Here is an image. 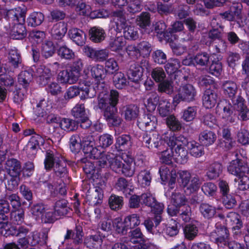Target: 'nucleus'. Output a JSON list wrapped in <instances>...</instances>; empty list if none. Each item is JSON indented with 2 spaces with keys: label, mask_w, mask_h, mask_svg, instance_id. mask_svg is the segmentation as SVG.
Returning a JSON list of instances; mask_svg holds the SVG:
<instances>
[{
  "label": "nucleus",
  "mask_w": 249,
  "mask_h": 249,
  "mask_svg": "<svg viewBox=\"0 0 249 249\" xmlns=\"http://www.w3.org/2000/svg\"><path fill=\"white\" fill-rule=\"evenodd\" d=\"M61 157L58 155H54L52 152H47L46 158L44 160L45 168L47 170L51 169L54 165L59 161Z\"/></svg>",
  "instance_id": "473e14b6"
},
{
  "label": "nucleus",
  "mask_w": 249,
  "mask_h": 249,
  "mask_svg": "<svg viewBox=\"0 0 249 249\" xmlns=\"http://www.w3.org/2000/svg\"><path fill=\"white\" fill-rule=\"evenodd\" d=\"M196 94V89L192 85H185L179 88L178 94L173 98V102L178 104L181 101H192L195 99Z\"/></svg>",
  "instance_id": "0eeeda50"
},
{
  "label": "nucleus",
  "mask_w": 249,
  "mask_h": 249,
  "mask_svg": "<svg viewBox=\"0 0 249 249\" xmlns=\"http://www.w3.org/2000/svg\"><path fill=\"white\" fill-rule=\"evenodd\" d=\"M141 64L142 66H139L138 64H134L132 65L129 70L127 71V75L128 78L130 76L136 77L137 78H141L142 77L143 72V68L145 67L147 69L149 66V63L146 60H142Z\"/></svg>",
  "instance_id": "a211bd4d"
},
{
  "label": "nucleus",
  "mask_w": 249,
  "mask_h": 249,
  "mask_svg": "<svg viewBox=\"0 0 249 249\" xmlns=\"http://www.w3.org/2000/svg\"><path fill=\"white\" fill-rule=\"evenodd\" d=\"M67 31L66 24L64 22H59L55 24L51 31L53 36L56 39H61Z\"/></svg>",
  "instance_id": "5701e85b"
},
{
  "label": "nucleus",
  "mask_w": 249,
  "mask_h": 249,
  "mask_svg": "<svg viewBox=\"0 0 249 249\" xmlns=\"http://www.w3.org/2000/svg\"><path fill=\"white\" fill-rule=\"evenodd\" d=\"M139 108L135 105H129L124 107L122 109V115L125 120L131 121L138 117Z\"/></svg>",
  "instance_id": "412c9836"
},
{
  "label": "nucleus",
  "mask_w": 249,
  "mask_h": 249,
  "mask_svg": "<svg viewBox=\"0 0 249 249\" xmlns=\"http://www.w3.org/2000/svg\"><path fill=\"white\" fill-rule=\"evenodd\" d=\"M143 142L145 144V146L149 148H158L160 146V143H162L160 137L155 132L152 134H145L143 136Z\"/></svg>",
  "instance_id": "f3484780"
},
{
  "label": "nucleus",
  "mask_w": 249,
  "mask_h": 249,
  "mask_svg": "<svg viewBox=\"0 0 249 249\" xmlns=\"http://www.w3.org/2000/svg\"><path fill=\"white\" fill-rule=\"evenodd\" d=\"M226 222L227 225L231 226L232 229L234 231L240 229L242 225L240 220L239 215L234 212L228 213L226 217Z\"/></svg>",
  "instance_id": "aec40b11"
},
{
  "label": "nucleus",
  "mask_w": 249,
  "mask_h": 249,
  "mask_svg": "<svg viewBox=\"0 0 249 249\" xmlns=\"http://www.w3.org/2000/svg\"><path fill=\"white\" fill-rule=\"evenodd\" d=\"M124 163L120 170L123 174L127 177H131L135 172V164L132 158L127 157L123 160Z\"/></svg>",
  "instance_id": "4be33fe9"
},
{
  "label": "nucleus",
  "mask_w": 249,
  "mask_h": 249,
  "mask_svg": "<svg viewBox=\"0 0 249 249\" xmlns=\"http://www.w3.org/2000/svg\"><path fill=\"white\" fill-rule=\"evenodd\" d=\"M82 144L86 158L98 159V164L101 167H104L107 163L110 165L111 160L114 158L113 153H101L95 147V140L92 136L89 135L84 139Z\"/></svg>",
  "instance_id": "f03ea898"
},
{
  "label": "nucleus",
  "mask_w": 249,
  "mask_h": 249,
  "mask_svg": "<svg viewBox=\"0 0 249 249\" xmlns=\"http://www.w3.org/2000/svg\"><path fill=\"white\" fill-rule=\"evenodd\" d=\"M113 139L111 135L105 134L100 136L99 142L100 145L103 147H107L113 143Z\"/></svg>",
  "instance_id": "774afa93"
},
{
  "label": "nucleus",
  "mask_w": 249,
  "mask_h": 249,
  "mask_svg": "<svg viewBox=\"0 0 249 249\" xmlns=\"http://www.w3.org/2000/svg\"><path fill=\"white\" fill-rule=\"evenodd\" d=\"M217 95L210 89L205 90L203 97V106L206 108H212L215 106L217 101Z\"/></svg>",
  "instance_id": "dca6fc26"
},
{
  "label": "nucleus",
  "mask_w": 249,
  "mask_h": 249,
  "mask_svg": "<svg viewBox=\"0 0 249 249\" xmlns=\"http://www.w3.org/2000/svg\"><path fill=\"white\" fill-rule=\"evenodd\" d=\"M58 55L67 59H72L74 56L73 51L66 46H62L59 48L58 51Z\"/></svg>",
  "instance_id": "338daca9"
},
{
  "label": "nucleus",
  "mask_w": 249,
  "mask_h": 249,
  "mask_svg": "<svg viewBox=\"0 0 249 249\" xmlns=\"http://www.w3.org/2000/svg\"><path fill=\"white\" fill-rule=\"evenodd\" d=\"M32 242L31 244L32 245H35L39 243H46L48 238V234L46 231L38 232L34 231L32 233Z\"/></svg>",
  "instance_id": "79ce46f5"
},
{
  "label": "nucleus",
  "mask_w": 249,
  "mask_h": 249,
  "mask_svg": "<svg viewBox=\"0 0 249 249\" xmlns=\"http://www.w3.org/2000/svg\"><path fill=\"white\" fill-rule=\"evenodd\" d=\"M200 185V182L198 177L196 175L193 176L187 185L185 187L186 188L185 191L189 194L194 193L198 190Z\"/></svg>",
  "instance_id": "e433bc0d"
},
{
  "label": "nucleus",
  "mask_w": 249,
  "mask_h": 249,
  "mask_svg": "<svg viewBox=\"0 0 249 249\" xmlns=\"http://www.w3.org/2000/svg\"><path fill=\"white\" fill-rule=\"evenodd\" d=\"M139 52L140 55L143 57H146L149 55L152 47L151 44L147 41H142L140 42L137 45Z\"/></svg>",
  "instance_id": "de8ad7c7"
},
{
  "label": "nucleus",
  "mask_w": 249,
  "mask_h": 249,
  "mask_svg": "<svg viewBox=\"0 0 249 249\" xmlns=\"http://www.w3.org/2000/svg\"><path fill=\"white\" fill-rule=\"evenodd\" d=\"M216 136L214 132L209 130H204L199 136V141L204 145L209 146L215 141Z\"/></svg>",
  "instance_id": "393cba45"
},
{
  "label": "nucleus",
  "mask_w": 249,
  "mask_h": 249,
  "mask_svg": "<svg viewBox=\"0 0 249 249\" xmlns=\"http://www.w3.org/2000/svg\"><path fill=\"white\" fill-rule=\"evenodd\" d=\"M80 71L76 69L71 68V69L61 71L58 76L59 78H78L80 76Z\"/></svg>",
  "instance_id": "8fccbe9b"
},
{
  "label": "nucleus",
  "mask_w": 249,
  "mask_h": 249,
  "mask_svg": "<svg viewBox=\"0 0 249 249\" xmlns=\"http://www.w3.org/2000/svg\"><path fill=\"white\" fill-rule=\"evenodd\" d=\"M173 160H174V155L172 148L170 147V149H167L161 152L160 160L162 163L169 164L172 162Z\"/></svg>",
  "instance_id": "603ef678"
},
{
  "label": "nucleus",
  "mask_w": 249,
  "mask_h": 249,
  "mask_svg": "<svg viewBox=\"0 0 249 249\" xmlns=\"http://www.w3.org/2000/svg\"><path fill=\"white\" fill-rule=\"evenodd\" d=\"M166 124L172 131L178 130L181 127L180 122L173 115H171L167 118Z\"/></svg>",
  "instance_id": "6e6d98bb"
},
{
  "label": "nucleus",
  "mask_w": 249,
  "mask_h": 249,
  "mask_svg": "<svg viewBox=\"0 0 249 249\" xmlns=\"http://www.w3.org/2000/svg\"><path fill=\"white\" fill-rule=\"evenodd\" d=\"M71 113L75 118L79 120L87 117L85 107L82 104H77L72 108Z\"/></svg>",
  "instance_id": "4d7b16f0"
},
{
  "label": "nucleus",
  "mask_w": 249,
  "mask_h": 249,
  "mask_svg": "<svg viewBox=\"0 0 249 249\" xmlns=\"http://www.w3.org/2000/svg\"><path fill=\"white\" fill-rule=\"evenodd\" d=\"M142 5L140 0H129L127 3L126 9L130 13H136L140 12Z\"/></svg>",
  "instance_id": "864d4df0"
},
{
  "label": "nucleus",
  "mask_w": 249,
  "mask_h": 249,
  "mask_svg": "<svg viewBox=\"0 0 249 249\" xmlns=\"http://www.w3.org/2000/svg\"><path fill=\"white\" fill-rule=\"evenodd\" d=\"M184 232L187 239L193 240L197 236L198 229L195 224H188L185 227Z\"/></svg>",
  "instance_id": "49530a36"
},
{
  "label": "nucleus",
  "mask_w": 249,
  "mask_h": 249,
  "mask_svg": "<svg viewBox=\"0 0 249 249\" xmlns=\"http://www.w3.org/2000/svg\"><path fill=\"white\" fill-rule=\"evenodd\" d=\"M70 38L77 45H82L86 40V35L82 30L72 28L69 30Z\"/></svg>",
  "instance_id": "6ab92c4d"
},
{
  "label": "nucleus",
  "mask_w": 249,
  "mask_h": 249,
  "mask_svg": "<svg viewBox=\"0 0 249 249\" xmlns=\"http://www.w3.org/2000/svg\"><path fill=\"white\" fill-rule=\"evenodd\" d=\"M154 61L159 64H164L166 62V55L161 50H157L152 54Z\"/></svg>",
  "instance_id": "69168bd1"
},
{
  "label": "nucleus",
  "mask_w": 249,
  "mask_h": 249,
  "mask_svg": "<svg viewBox=\"0 0 249 249\" xmlns=\"http://www.w3.org/2000/svg\"><path fill=\"white\" fill-rule=\"evenodd\" d=\"M125 44L124 38L120 36L111 39L109 47L112 51L118 52L123 49Z\"/></svg>",
  "instance_id": "7c9ffc66"
},
{
  "label": "nucleus",
  "mask_w": 249,
  "mask_h": 249,
  "mask_svg": "<svg viewBox=\"0 0 249 249\" xmlns=\"http://www.w3.org/2000/svg\"><path fill=\"white\" fill-rule=\"evenodd\" d=\"M90 39L95 43L100 42L105 38V32L104 30L98 27L91 28L89 31Z\"/></svg>",
  "instance_id": "a878e982"
},
{
  "label": "nucleus",
  "mask_w": 249,
  "mask_h": 249,
  "mask_svg": "<svg viewBox=\"0 0 249 249\" xmlns=\"http://www.w3.org/2000/svg\"><path fill=\"white\" fill-rule=\"evenodd\" d=\"M168 145L173 149L174 160L179 163L184 164L188 160V152L185 146L186 139L183 136H175L171 133L165 139Z\"/></svg>",
  "instance_id": "7ed1b4c3"
},
{
  "label": "nucleus",
  "mask_w": 249,
  "mask_h": 249,
  "mask_svg": "<svg viewBox=\"0 0 249 249\" xmlns=\"http://www.w3.org/2000/svg\"><path fill=\"white\" fill-rule=\"evenodd\" d=\"M114 223L116 225V231L125 235L128 230L138 226L141 223V220L138 214L133 213L126 216L123 221H121L119 218L115 219Z\"/></svg>",
  "instance_id": "39448f33"
},
{
  "label": "nucleus",
  "mask_w": 249,
  "mask_h": 249,
  "mask_svg": "<svg viewBox=\"0 0 249 249\" xmlns=\"http://www.w3.org/2000/svg\"><path fill=\"white\" fill-rule=\"evenodd\" d=\"M222 118L227 122L232 123L235 122L236 117L233 114L232 107L230 104H226L223 108Z\"/></svg>",
  "instance_id": "2f4dec72"
},
{
  "label": "nucleus",
  "mask_w": 249,
  "mask_h": 249,
  "mask_svg": "<svg viewBox=\"0 0 249 249\" xmlns=\"http://www.w3.org/2000/svg\"><path fill=\"white\" fill-rule=\"evenodd\" d=\"M215 229L211 233V240L218 247L228 246L229 249H243L240 244L235 242H229V233L227 228L218 223L215 225Z\"/></svg>",
  "instance_id": "20e7f679"
},
{
  "label": "nucleus",
  "mask_w": 249,
  "mask_h": 249,
  "mask_svg": "<svg viewBox=\"0 0 249 249\" xmlns=\"http://www.w3.org/2000/svg\"><path fill=\"white\" fill-rule=\"evenodd\" d=\"M156 117L150 114L144 115L140 118L138 122L139 127L146 131L154 130L157 126Z\"/></svg>",
  "instance_id": "9b49d317"
},
{
  "label": "nucleus",
  "mask_w": 249,
  "mask_h": 249,
  "mask_svg": "<svg viewBox=\"0 0 249 249\" xmlns=\"http://www.w3.org/2000/svg\"><path fill=\"white\" fill-rule=\"evenodd\" d=\"M234 107L238 112V115L242 121L249 120V108L244 105V99L238 96L232 99Z\"/></svg>",
  "instance_id": "4468645a"
},
{
  "label": "nucleus",
  "mask_w": 249,
  "mask_h": 249,
  "mask_svg": "<svg viewBox=\"0 0 249 249\" xmlns=\"http://www.w3.org/2000/svg\"><path fill=\"white\" fill-rule=\"evenodd\" d=\"M138 25L142 28H145L150 24V15L147 12H142L136 19Z\"/></svg>",
  "instance_id": "bf43d9fd"
},
{
  "label": "nucleus",
  "mask_w": 249,
  "mask_h": 249,
  "mask_svg": "<svg viewBox=\"0 0 249 249\" xmlns=\"http://www.w3.org/2000/svg\"><path fill=\"white\" fill-rule=\"evenodd\" d=\"M196 108L194 107H190L187 108L183 111L182 118L186 122L193 121L196 116Z\"/></svg>",
  "instance_id": "680f3d73"
},
{
  "label": "nucleus",
  "mask_w": 249,
  "mask_h": 249,
  "mask_svg": "<svg viewBox=\"0 0 249 249\" xmlns=\"http://www.w3.org/2000/svg\"><path fill=\"white\" fill-rule=\"evenodd\" d=\"M180 63L179 61L176 59L171 60L165 66L166 72L169 74L174 73L180 68Z\"/></svg>",
  "instance_id": "0e129e2a"
},
{
  "label": "nucleus",
  "mask_w": 249,
  "mask_h": 249,
  "mask_svg": "<svg viewBox=\"0 0 249 249\" xmlns=\"http://www.w3.org/2000/svg\"><path fill=\"white\" fill-rule=\"evenodd\" d=\"M41 54L46 58L51 57L55 52V48L52 41H45L41 46Z\"/></svg>",
  "instance_id": "c85d7f7f"
},
{
  "label": "nucleus",
  "mask_w": 249,
  "mask_h": 249,
  "mask_svg": "<svg viewBox=\"0 0 249 249\" xmlns=\"http://www.w3.org/2000/svg\"><path fill=\"white\" fill-rule=\"evenodd\" d=\"M83 52L87 56L95 61H103L108 56V52L107 50H96L88 46L84 47Z\"/></svg>",
  "instance_id": "9d476101"
},
{
  "label": "nucleus",
  "mask_w": 249,
  "mask_h": 249,
  "mask_svg": "<svg viewBox=\"0 0 249 249\" xmlns=\"http://www.w3.org/2000/svg\"><path fill=\"white\" fill-rule=\"evenodd\" d=\"M58 218L55 211L47 207H45V210L42 215V221L45 223L53 222Z\"/></svg>",
  "instance_id": "c03bdc74"
},
{
  "label": "nucleus",
  "mask_w": 249,
  "mask_h": 249,
  "mask_svg": "<svg viewBox=\"0 0 249 249\" xmlns=\"http://www.w3.org/2000/svg\"><path fill=\"white\" fill-rule=\"evenodd\" d=\"M80 88L85 91L87 98L95 96L97 90L100 91L98 96L99 108L104 111V116L107 123L113 126H118L122 123V119L118 116L116 105L118 103L119 94L116 90H111L109 94L106 92V85L104 79H83Z\"/></svg>",
  "instance_id": "f257e3e1"
},
{
  "label": "nucleus",
  "mask_w": 249,
  "mask_h": 249,
  "mask_svg": "<svg viewBox=\"0 0 249 249\" xmlns=\"http://www.w3.org/2000/svg\"><path fill=\"white\" fill-rule=\"evenodd\" d=\"M199 210L202 215L206 218L212 217L216 213L215 208L207 203L201 204Z\"/></svg>",
  "instance_id": "58836bf2"
},
{
  "label": "nucleus",
  "mask_w": 249,
  "mask_h": 249,
  "mask_svg": "<svg viewBox=\"0 0 249 249\" xmlns=\"http://www.w3.org/2000/svg\"><path fill=\"white\" fill-rule=\"evenodd\" d=\"M234 185L239 190L244 191L249 188V178L243 175L234 179Z\"/></svg>",
  "instance_id": "f704fd0d"
},
{
  "label": "nucleus",
  "mask_w": 249,
  "mask_h": 249,
  "mask_svg": "<svg viewBox=\"0 0 249 249\" xmlns=\"http://www.w3.org/2000/svg\"><path fill=\"white\" fill-rule=\"evenodd\" d=\"M54 211L58 217L66 214L68 211L67 201L65 199L56 201L54 206Z\"/></svg>",
  "instance_id": "72a5a7b5"
},
{
  "label": "nucleus",
  "mask_w": 249,
  "mask_h": 249,
  "mask_svg": "<svg viewBox=\"0 0 249 249\" xmlns=\"http://www.w3.org/2000/svg\"><path fill=\"white\" fill-rule=\"evenodd\" d=\"M53 170L55 174L60 178L66 176L67 174L66 163L62 158H61L59 161L56 162L54 165Z\"/></svg>",
  "instance_id": "c9c22d12"
},
{
  "label": "nucleus",
  "mask_w": 249,
  "mask_h": 249,
  "mask_svg": "<svg viewBox=\"0 0 249 249\" xmlns=\"http://www.w3.org/2000/svg\"><path fill=\"white\" fill-rule=\"evenodd\" d=\"M228 172L236 177L244 175L249 172V168L239 159L233 160L228 167Z\"/></svg>",
  "instance_id": "2eb2a0df"
},
{
  "label": "nucleus",
  "mask_w": 249,
  "mask_h": 249,
  "mask_svg": "<svg viewBox=\"0 0 249 249\" xmlns=\"http://www.w3.org/2000/svg\"><path fill=\"white\" fill-rule=\"evenodd\" d=\"M209 59L210 55L206 53H198L194 57L195 64L201 66L207 65Z\"/></svg>",
  "instance_id": "e2e57ef3"
},
{
  "label": "nucleus",
  "mask_w": 249,
  "mask_h": 249,
  "mask_svg": "<svg viewBox=\"0 0 249 249\" xmlns=\"http://www.w3.org/2000/svg\"><path fill=\"white\" fill-rule=\"evenodd\" d=\"M21 165L17 160L15 159H10L7 160L5 164L4 169L6 172L14 179H11L9 181L8 185L10 186L11 182L12 186L9 187L10 189H14L18 185V177L21 172Z\"/></svg>",
  "instance_id": "423d86ee"
},
{
  "label": "nucleus",
  "mask_w": 249,
  "mask_h": 249,
  "mask_svg": "<svg viewBox=\"0 0 249 249\" xmlns=\"http://www.w3.org/2000/svg\"><path fill=\"white\" fill-rule=\"evenodd\" d=\"M164 233L170 236L176 235L178 232V228L177 222L173 219L169 221L164 229Z\"/></svg>",
  "instance_id": "37998d69"
},
{
  "label": "nucleus",
  "mask_w": 249,
  "mask_h": 249,
  "mask_svg": "<svg viewBox=\"0 0 249 249\" xmlns=\"http://www.w3.org/2000/svg\"><path fill=\"white\" fill-rule=\"evenodd\" d=\"M223 87L226 94L230 97H233L236 92V84L231 81H227L223 85Z\"/></svg>",
  "instance_id": "052dcab7"
},
{
  "label": "nucleus",
  "mask_w": 249,
  "mask_h": 249,
  "mask_svg": "<svg viewBox=\"0 0 249 249\" xmlns=\"http://www.w3.org/2000/svg\"><path fill=\"white\" fill-rule=\"evenodd\" d=\"M14 25L11 27L10 25V30L8 33L11 37L15 39H21L25 37L26 35V31L24 26L20 23H18V17L15 16L14 19Z\"/></svg>",
  "instance_id": "f8f14e48"
},
{
  "label": "nucleus",
  "mask_w": 249,
  "mask_h": 249,
  "mask_svg": "<svg viewBox=\"0 0 249 249\" xmlns=\"http://www.w3.org/2000/svg\"><path fill=\"white\" fill-rule=\"evenodd\" d=\"M188 147L190 149V154L194 157H199L204 153L203 146L195 142L188 143Z\"/></svg>",
  "instance_id": "4c0bfd02"
},
{
  "label": "nucleus",
  "mask_w": 249,
  "mask_h": 249,
  "mask_svg": "<svg viewBox=\"0 0 249 249\" xmlns=\"http://www.w3.org/2000/svg\"><path fill=\"white\" fill-rule=\"evenodd\" d=\"M157 82H159V90L161 92H164L167 94H171L173 92V82L172 79H154Z\"/></svg>",
  "instance_id": "b1692460"
},
{
  "label": "nucleus",
  "mask_w": 249,
  "mask_h": 249,
  "mask_svg": "<svg viewBox=\"0 0 249 249\" xmlns=\"http://www.w3.org/2000/svg\"><path fill=\"white\" fill-rule=\"evenodd\" d=\"M101 242V239L98 235L87 237L85 240V243L89 248H96L100 245Z\"/></svg>",
  "instance_id": "5fc2aeb1"
},
{
  "label": "nucleus",
  "mask_w": 249,
  "mask_h": 249,
  "mask_svg": "<svg viewBox=\"0 0 249 249\" xmlns=\"http://www.w3.org/2000/svg\"><path fill=\"white\" fill-rule=\"evenodd\" d=\"M178 182L180 186L185 187L187 185L191 178L192 177L191 174L187 171H180L178 172Z\"/></svg>",
  "instance_id": "13d9d810"
},
{
  "label": "nucleus",
  "mask_w": 249,
  "mask_h": 249,
  "mask_svg": "<svg viewBox=\"0 0 249 249\" xmlns=\"http://www.w3.org/2000/svg\"><path fill=\"white\" fill-rule=\"evenodd\" d=\"M8 60L14 67H18V65L21 63L20 55L16 49H11L9 51Z\"/></svg>",
  "instance_id": "a18cd8bd"
},
{
  "label": "nucleus",
  "mask_w": 249,
  "mask_h": 249,
  "mask_svg": "<svg viewBox=\"0 0 249 249\" xmlns=\"http://www.w3.org/2000/svg\"><path fill=\"white\" fill-rule=\"evenodd\" d=\"M108 203L110 208L112 210H119L121 209L123 205V198L122 196L112 195L109 198Z\"/></svg>",
  "instance_id": "ea45409f"
},
{
  "label": "nucleus",
  "mask_w": 249,
  "mask_h": 249,
  "mask_svg": "<svg viewBox=\"0 0 249 249\" xmlns=\"http://www.w3.org/2000/svg\"><path fill=\"white\" fill-rule=\"evenodd\" d=\"M186 201L184 195L176 190L171 196L172 205L168 206L167 208L168 214L172 216L176 215L179 212L178 208L186 206Z\"/></svg>",
  "instance_id": "1a4fd4ad"
},
{
  "label": "nucleus",
  "mask_w": 249,
  "mask_h": 249,
  "mask_svg": "<svg viewBox=\"0 0 249 249\" xmlns=\"http://www.w3.org/2000/svg\"><path fill=\"white\" fill-rule=\"evenodd\" d=\"M130 146V137L127 135H123L117 138L115 146L118 151H124Z\"/></svg>",
  "instance_id": "cd10ccee"
},
{
  "label": "nucleus",
  "mask_w": 249,
  "mask_h": 249,
  "mask_svg": "<svg viewBox=\"0 0 249 249\" xmlns=\"http://www.w3.org/2000/svg\"><path fill=\"white\" fill-rule=\"evenodd\" d=\"M117 28L119 27L123 29L124 37L128 39L135 40L138 38L137 29L133 26L128 24L124 18H121L120 22L117 23Z\"/></svg>",
  "instance_id": "ddd939ff"
},
{
  "label": "nucleus",
  "mask_w": 249,
  "mask_h": 249,
  "mask_svg": "<svg viewBox=\"0 0 249 249\" xmlns=\"http://www.w3.org/2000/svg\"><path fill=\"white\" fill-rule=\"evenodd\" d=\"M44 20V16L40 12H34L28 18L29 24L32 26L39 25Z\"/></svg>",
  "instance_id": "09e8293b"
},
{
  "label": "nucleus",
  "mask_w": 249,
  "mask_h": 249,
  "mask_svg": "<svg viewBox=\"0 0 249 249\" xmlns=\"http://www.w3.org/2000/svg\"><path fill=\"white\" fill-rule=\"evenodd\" d=\"M58 125L62 130L68 132L75 130L78 125L75 121L65 118L60 119Z\"/></svg>",
  "instance_id": "c756f323"
},
{
  "label": "nucleus",
  "mask_w": 249,
  "mask_h": 249,
  "mask_svg": "<svg viewBox=\"0 0 249 249\" xmlns=\"http://www.w3.org/2000/svg\"><path fill=\"white\" fill-rule=\"evenodd\" d=\"M170 104L166 100H161L159 102L158 110L161 117H165L169 114Z\"/></svg>",
  "instance_id": "3c124183"
},
{
  "label": "nucleus",
  "mask_w": 249,
  "mask_h": 249,
  "mask_svg": "<svg viewBox=\"0 0 249 249\" xmlns=\"http://www.w3.org/2000/svg\"><path fill=\"white\" fill-rule=\"evenodd\" d=\"M160 31H158V33L163 34V36L166 39L169 41L173 42L177 39V35L174 34L178 32H181L184 29V26L181 21H176L172 25V28L169 30L168 32H165L166 26L163 22H159L157 24L156 30L157 28H160Z\"/></svg>",
  "instance_id": "6e6552de"
},
{
  "label": "nucleus",
  "mask_w": 249,
  "mask_h": 249,
  "mask_svg": "<svg viewBox=\"0 0 249 249\" xmlns=\"http://www.w3.org/2000/svg\"><path fill=\"white\" fill-rule=\"evenodd\" d=\"M138 182L142 186L144 187L150 185L151 177L149 171H141L137 176Z\"/></svg>",
  "instance_id": "a19ab883"
},
{
  "label": "nucleus",
  "mask_w": 249,
  "mask_h": 249,
  "mask_svg": "<svg viewBox=\"0 0 249 249\" xmlns=\"http://www.w3.org/2000/svg\"><path fill=\"white\" fill-rule=\"evenodd\" d=\"M222 171V165L219 162H213L209 166L207 176L210 179H214L219 177Z\"/></svg>",
  "instance_id": "bb28decb"
}]
</instances>
